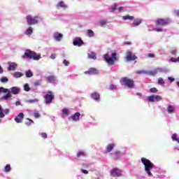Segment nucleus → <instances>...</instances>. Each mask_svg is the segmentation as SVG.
Returning a JSON list of instances; mask_svg holds the SVG:
<instances>
[{"mask_svg":"<svg viewBox=\"0 0 179 179\" xmlns=\"http://www.w3.org/2000/svg\"><path fill=\"white\" fill-rule=\"evenodd\" d=\"M22 58L24 59H34V61H38V59H41V55L27 49L22 55Z\"/></svg>","mask_w":179,"mask_h":179,"instance_id":"nucleus-1","label":"nucleus"},{"mask_svg":"<svg viewBox=\"0 0 179 179\" xmlns=\"http://www.w3.org/2000/svg\"><path fill=\"white\" fill-rule=\"evenodd\" d=\"M141 163H143V164L144 165L145 173H147L149 177H152L153 174L150 171L155 169V164H153V163H152L150 160L145 157L141 158Z\"/></svg>","mask_w":179,"mask_h":179,"instance_id":"nucleus-2","label":"nucleus"},{"mask_svg":"<svg viewBox=\"0 0 179 179\" xmlns=\"http://www.w3.org/2000/svg\"><path fill=\"white\" fill-rule=\"evenodd\" d=\"M120 85L122 86H126L127 87H129V89H132L135 86V82L133 79H130L128 77H123L120 80Z\"/></svg>","mask_w":179,"mask_h":179,"instance_id":"nucleus-3","label":"nucleus"},{"mask_svg":"<svg viewBox=\"0 0 179 179\" xmlns=\"http://www.w3.org/2000/svg\"><path fill=\"white\" fill-rule=\"evenodd\" d=\"M104 57V60L106 62H107L108 65H115V61H118V59L117 58V53L113 52L111 55V57H110V55L108 54H105L103 55Z\"/></svg>","mask_w":179,"mask_h":179,"instance_id":"nucleus-4","label":"nucleus"},{"mask_svg":"<svg viewBox=\"0 0 179 179\" xmlns=\"http://www.w3.org/2000/svg\"><path fill=\"white\" fill-rule=\"evenodd\" d=\"M26 20L29 26H33V24H37L40 20H43V18L38 15H36L35 17L27 15Z\"/></svg>","mask_w":179,"mask_h":179,"instance_id":"nucleus-5","label":"nucleus"},{"mask_svg":"<svg viewBox=\"0 0 179 179\" xmlns=\"http://www.w3.org/2000/svg\"><path fill=\"white\" fill-rule=\"evenodd\" d=\"M55 97V95H54V93H52V92L48 91L47 94L44 95L43 96L45 104H51Z\"/></svg>","mask_w":179,"mask_h":179,"instance_id":"nucleus-6","label":"nucleus"},{"mask_svg":"<svg viewBox=\"0 0 179 179\" xmlns=\"http://www.w3.org/2000/svg\"><path fill=\"white\" fill-rule=\"evenodd\" d=\"M169 23H171V20H170V18H158L155 21V24L157 26H167Z\"/></svg>","mask_w":179,"mask_h":179,"instance_id":"nucleus-7","label":"nucleus"},{"mask_svg":"<svg viewBox=\"0 0 179 179\" xmlns=\"http://www.w3.org/2000/svg\"><path fill=\"white\" fill-rule=\"evenodd\" d=\"M135 59H138V57L136 55L132 54V52L127 51L126 53V61L127 62H131V61H135Z\"/></svg>","mask_w":179,"mask_h":179,"instance_id":"nucleus-8","label":"nucleus"},{"mask_svg":"<svg viewBox=\"0 0 179 179\" xmlns=\"http://www.w3.org/2000/svg\"><path fill=\"white\" fill-rule=\"evenodd\" d=\"M162 72H163V69L157 67L154 70L147 71V75H148V76H155V75H157V73H160Z\"/></svg>","mask_w":179,"mask_h":179,"instance_id":"nucleus-9","label":"nucleus"},{"mask_svg":"<svg viewBox=\"0 0 179 179\" xmlns=\"http://www.w3.org/2000/svg\"><path fill=\"white\" fill-rule=\"evenodd\" d=\"M85 75H99V71L96 68H90L88 71L84 72Z\"/></svg>","mask_w":179,"mask_h":179,"instance_id":"nucleus-10","label":"nucleus"},{"mask_svg":"<svg viewBox=\"0 0 179 179\" xmlns=\"http://www.w3.org/2000/svg\"><path fill=\"white\" fill-rule=\"evenodd\" d=\"M110 174L115 177H121V176H122V173L121 172V170L117 168H113L110 171Z\"/></svg>","mask_w":179,"mask_h":179,"instance_id":"nucleus-11","label":"nucleus"},{"mask_svg":"<svg viewBox=\"0 0 179 179\" xmlns=\"http://www.w3.org/2000/svg\"><path fill=\"white\" fill-rule=\"evenodd\" d=\"M73 44L76 47H82V45H83L85 43L83 42L82 38H77L73 40Z\"/></svg>","mask_w":179,"mask_h":179,"instance_id":"nucleus-12","label":"nucleus"},{"mask_svg":"<svg viewBox=\"0 0 179 179\" xmlns=\"http://www.w3.org/2000/svg\"><path fill=\"white\" fill-rule=\"evenodd\" d=\"M23 118H24V114L23 113H20L17 116L15 117V121L17 124H21L23 121Z\"/></svg>","mask_w":179,"mask_h":179,"instance_id":"nucleus-13","label":"nucleus"},{"mask_svg":"<svg viewBox=\"0 0 179 179\" xmlns=\"http://www.w3.org/2000/svg\"><path fill=\"white\" fill-rule=\"evenodd\" d=\"M80 118V113L77 112L73 116H70L69 120H73V121H79Z\"/></svg>","mask_w":179,"mask_h":179,"instance_id":"nucleus-14","label":"nucleus"},{"mask_svg":"<svg viewBox=\"0 0 179 179\" xmlns=\"http://www.w3.org/2000/svg\"><path fill=\"white\" fill-rule=\"evenodd\" d=\"M10 92L13 94H19V93L20 92V88L17 87H13L10 89Z\"/></svg>","mask_w":179,"mask_h":179,"instance_id":"nucleus-15","label":"nucleus"},{"mask_svg":"<svg viewBox=\"0 0 179 179\" xmlns=\"http://www.w3.org/2000/svg\"><path fill=\"white\" fill-rule=\"evenodd\" d=\"M53 37L56 41H61L62 39L63 35L62 34H59V32H55L53 35Z\"/></svg>","mask_w":179,"mask_h":179,"instance_id":"nucleus-16","label":"nucleus"},{"mask_svg":"<svg viewBox=\"0 0 179 179\" xmlns=\"http://www.w3.org/2000/svg\"><path fill=\"white\" fill-rule=\"evenodd\" d=\"M61 8H62L63 9H66V8H67L66 3L64 1H59L57 4V9H61Z\"/></svg>","mask_w":179,"mask_h":179,"instance_id":"nucleus-17","label":"nucleus"},{"mask_svg":"<svg viewBox=\"0 0 179 179\" xmlns=\"http://www.w3.org/2000/svg\"><path fill=\"white\" fill-rule=\"evenodd\" d=\"M114 148H115V144H114V143L108 144L106 146V152L108 153H110V152H112V150H113V149H114Z\"/></svg>","mask_w":179,"mask_h":179,"instance_id":"nucleus-18","label":"nucleus"},{"mask_svg":"<svg viewBox=\"0 0 179 179\" xmlns=\"http://www.w3.org/2000/svg\"><path fill=\"white\" fill-rule=\"evenodd\" d=\"M90 96L94 100H99L100 99V94L98 92H92Z\"/></svg>","mask_w":179,"mask_h":179,"instance_id":"nucleus-19","label":"nucleus"},{"mask_svg":"<svg viewBox=\"0 0 179 179\" xmlns=\"http://www.w3.org/2000/svg\"><path fill=\"white\" fill-rule=\"evenodd\" d=\"M17 66V64H16V63L15 62L10 63L8 68V71H15Z\"/></svg>","mask_w":179,"mask_h":179,"instance_id":"nucleus-20","label":"nucleus"},{"mask_svg":"<svg viewBox=\"0 0 179 179\" xmlns=\"http://www.w3.org/2000/svg\"><path fill=\"white\" fill-rule=\"evenodd\" d=\"M7 94L3 96V100H9L12 97V94H10V91L8 89Z\"/></svg>","mask_w":179,"mask_h":179,"instance_id":"nucleus-21","label":"nucleus"},{"mask_svg":"<svg viewBox=\"0 0 179 179\" xmlns=\"http://www.w3.org/2000/svg\"><path fill=\"white\" fill-rule=\"evenodd\" d=\"M87 58H90L91 59H96L97 57H96V53L94 52H91L90 53L87 54Z\"/></svg>","mask_w":179,"mask_h":179,"instance_id":"nucleus-22","label":"nucleus"},{"mask_svg":"<svg viewBox=\"0 0 179 179\" xmlns=\"http://www.w3.org/2000/svg\"><path fill=\"white\" fill-rule=\"evenodd\" d=\"M33 33V28L31 27H29L25 31L26 36H31Z\"/></svg>","mask_w":179,"mask_h":179,"instance_id":"nucleus-23","label":"nucleus"},{"mask_svg":"<svg viewBox=\"0 0 179 179\" xmlns=\"http://www.w3.org/2000/svg\"><path fill=\"white\" fill-rule=\"evenodd\" d=\"M99 24L101 26V27H103L107 24V20H100L99 21Z\"/></svg>","mask_w":179,"mask_h":179,"instance_id":"nucleus-24","label":"nucleus"},{"mask_svg":"<svg viewBox=\"0 0 179 179\" xmlns=\"http://www.w3.org/2000/svg\"><path fill=\"white\" fill-rule=\"evenodd\" d=\"M123 20H134V16H131L129 15H124L122 17Z\"/></svg>","mask_w":179,"mask_h":179,"instance_id":"nucleus-25","label":"nucleus"},{"mask_svg":"<svg viewBox=\"0 0 179 179\" xmlns=\"http://www.w3.org/2000/svg\"><path fill=\"white\" fill-rule=\"evenodd\" d=\"M141 23H142V20H141V19H136L133 22L134 26H139V24H141Z\"/></svg>","mask_w":179,"mask_h":179,"instance_id":"nucleus-26","label":"nucleus"},{"mask_svg":"<svg viewBox=\"0 0 179 179\" xmlns=\"http://www.w3.org/2000/svg\"><path fill=\"white\" fill-rule=\"evenodd\" d=\"M22 76H23V73L20 72H15V73L13 76V78H15V79H17L19 78H22Z\"/></svg>","mask_w":179,"mask_h":179,"instance_id":"nucleus-27","label":"nucleus"},{"mask_svg":"<svg viewBox=\"0 0 179 179\" xmlns=\"http://www.w3.org/2000/svg\"><path fill=\"white\" fill-rule=\"evenodd\" d=\"M26 78H31L33 76V73L30 70L25 71Z\"/></svg>","mask_w":179,"mask_h":179,"instance_id":"nucleus-28","label":"nucleus"},{"mask_svg":"<svg viewBox=\"0 0 179 179\" xmlns=\"http://www.w3.org/2000/svg\"><path fill=\"white\" fill-rule=\"evenodd\" d=\"M47 80H48V82H50V83H54L55 82L56 79H55V77L52 76H50L47 77Z\"/></svg>","mask_w":179,"mask_h":179,"instance_id":"nucleus-29","label":"nucleus"},{"mask_svg":"<svg viewBox=\"0 0 179 179\" xmlns=\"http://www.w3.org/2000/svg\"><path fill=\"white\" fill-rule=\"evenodd\" d=\"M168 113H169V114H173V113H174V107H173V106H171V105L169 106Z\"/></svg>","mask_w":179,"mask_h":179,"instance_id":"nucleus-30","label":"nucleus"},{"mask_svg":"<svg viewBox=\"0 0 179 179\" xmlns=\"http://www.w3.org/2000/svg\"><path fill=\"white\" fill-rule=\"evenodd\" d=\"M38 101V99H29L27 101V103H29V104H34V103H37Z\"/></svg>","mask_w":179,"mask_h":179,"instance_id":"nucleus-31","label":"nucleus"},{"mask_svg":"<svg viewBox=\"0 0 179 179\" xmlns=\"http://www.w3.org/2000/svg\"><path fill=\"white\" fill-rule=\"evenodd\" d=\"M10 171V164H6L4 168V173H9Z\"/></svg>","mask_w":179,"mask_h":179,"instance_id":"nucleus-32","label":"nucleus"},{"mask_svg":"<svg viewBox=\"0 0 179 179\" xmlns=\"http://www.w3.org/2000/svg\"><path fill=\"white\" fill-rule=\"evenodd\" d=\"M171 138L173 141H175V142H178V136L177 134H173Z\"/></svg>","mask_w":179,"mask_h":179,"instance_id":"nucleus-33","label":"nucleus"},{"mask_svg":"<svg viewBox=\"0 0 179 179\" xmlns=\"http://www.w3.org/2000/svg\"><path fill=\"white\" fill-rule=\"evenodd\" d=\"M87 34H88L89 37H93L94 36V32L92 29H88Z\"/></svg>","mask_w":179,"mask_h":179,"instance_id":"nucleus-34","label":"nucleus"},{"mask_svg":"<svg viewBox=\"0 0 179 179\" xmlns=\"http://www.w3.org/2000/svg\"><path fill=\"white\" fill-rule=\"evenodd\" d=\"M5 114H3V110L2 109V106L0 105V118H4Z\"/></svg>","mask_w":179,"mask_h":179,"instance_id":"nucleus-35","label":"nucleus"},{"mask_svg":"<svg viewBox=\"0 0 179 179\" xmlns=\"http://www.w3.org/2000/svg\"><path fill=\"white\" fill-rule=\"evenodd\" d=\"M69 114V110L67 108H63L62 115H68Z\"/></svg>","mask_w":179,"mask_h":179,"instance_id":"nucleus-36","label":"nucleus"},{"mask_svg":"<svg viewBox=\"0 0 179 179\" xmlns=\"http://www.w3.org/2000/svg\"><path fill=\"white\" fill-rule=\"evenodd\" d=\"M24 92H30V87L29 86V84H25L24 85Z\"/></svg>","mask_w":179,"mask_h":179,"instance_id":"nucleus-37","label":"nucleus"},{"mask_svg":"<svg viewBox=\"0 0 179 179\" xmlns=\"http://www.w3.org/2000/svg\"><path fill=\"white\" fill-rule=\"evenodd\" d=\"M148 100L150 103H153L155 101V96H148Z\"/></svg>","mask_w":179,"mask_h":179,"instance_id":"nucleus-38","label":"nucleus"},{"mask_svg":"<svg viewBox=\"0 0 179 179\" xmlns=\"http://www.w3.org/2000/svg\"><path fill=\"white\" fill-rule=\"evenodd\" d=\"M147 72L148 71H146L145 70H141V71H136V73H137L138 75H141L142 73H144L145 75H147Z\"/></svg>","mask_w":179,"mask_h":179,"instance_id":"nucleus-39","label":"nucleus"},{"mask_svg":"<svg viewBox=\"0 0 179 179\" xmlns=\"http://www.w3.org/2000/svg\"><path fill=\"white\" fill-rule=\"evenodd\" d=\"M0 93H8V89L4 88L3 87H1Z\"/></svg>","mask_w":179,"mask_h":179,"instance_id":"nucleus-40","label":"nucleus"},{"mask_svg":"<svg viewBox=\"0 0 179 179\" xmlns=\"http://www.w3.org/2000/svg\"><path fill=\"white\" fill-rule=\"evenodd\" d=\"M84 155H85V152L83 151H80L77 153L76 157H77V159H79L80 156H84Z\"/></svg>","mask_w":179,"mask_h":179,"instance_id":"nucleus-41","label":"nucleus"},{"mask_svg":"<svg viewBox=\"0 0 179 179\" xmlns=\"http://www.w3.org/2000/svg\"><path fill=\"white\" fill-rule=\"evenodd\" d=\"M154 99L156 101H161L162 96H160L159 95H156V96H154Z\"/></svg>","mask_w":179,"mask_h":179,"instance_id":"nucleus-42","label":"nucleus"},{"mask_svg":"<svg viewBox=\"0 0 179 179\" xmlns=\"http://www.w3.org/2000/svg\"><path fill=\"white\" fill-rule=\"evenodd\" d=\"M8 78H6V77L1 78V83H6V82H8Z\"/></svg>","mask_w":179,"mask_h":179,"instance_id":"nucleus-43","label":"nucleus"},{"mask_svg":"<svg viewBox=\"0 0 179 179\" xmlns=\"http://www.w3.org/2000/svg\"><path fill=\"white\" fill-rule=\"evenodd\" d=\"M63 64H64V66H69L70 63L66 59H64V60H63Z\"/></svg>","mask_w":179,"mask_h":179,"instance_id":"nucleus-44","label":"nucleus"},{"mask_svg":"<svg viewBox=\"0 0 179 179\" xmlns=\"http://www.w3.org/2000/svg\"><path fill=\"white\" fill-rule=\"evenodd\" d=\"M158 83L159 85H164V80H163V78H159Z\"/></svg>","mask_w":179,"mask_h":179,"instance_id":"nucleus-45","label":"nucleus"},{"mask_svg":"<svg viewBox=\"0 0 179 179\" xmlns=\"http://www.w3.org/2000/svg\"><path fill=\"white\" fill-rule=\"evenodd\" d=\"M151 93H157V89L156 87L151 88L150 90Z\"/></svg>","mask_w":179,"mask_h":179,"instance_id":"nucleus-46","label":"nucleus"},{"mask_svg":"<svg viewBox=\"0 0 179 179\" xmlns=\"http://www.w3.org/2000/svg\"><path fill=\"white\" fill-rule=\"evenodd\" d=\"M27 121H29V123H27V125H31V124H34V121H33V120H31L29 118L27 119Z\"/></svg>","mask_w":179,"mask_h":179,"instance_id":"nucleus-47","label":"nucleus"},{"mask_svg":"<svg viewBox=\"0 0 179 179\" xmlns=\"http://www.w3.org/2000/svg\"><path fill=\"white\" fill-rule=\"evenodd\" d=\"M109 87H110V90H115V89H117V86H115L114 85H110Z\"/></svg>","mask_w":179,"mask_h":179,"instance_id":"nucleus-48","label":"nucleus"},{"mask_svg":"<svg viewBox=\"0 0 179 179\" xmlns=\"http://www.w3.org/2000/svg\"><path fill=\"white\" fill-rule=\"evenodd\" d=\"M40 85H41V82L40 80H38L34 83L35 86H40Z\"/></svg>","mask_w":179,"mask_h":179,"instance_id":"nucleus-49","label":"nucleus"},{"mask_svg":"<svg viewBox=\"0 0 179 179\" xmlns=\"http://www.w3.org/2000/svg\"><path fill=\"white\" fill-rule=\"evenodd\" d=\"M171 62H178V59L176 57H171Z\"/></svg>","mask_w":179,"mask_h":179,"instance_id":"nucleus-50","label":"nucleus"},{"mask_svg":"<svg viewBox=\"0 0 179 179\" xmlns=\"http://www.w3.org/2000/svg\"><path fill=\"white\" fill-rule=\"evenodd\" d=\"M50 58H51V59H55V58H57V55L56 54H52L50 55Z\"/></svg>","mask_w":179,"mask_h":179,"instance_id":"nucleus-51","label":"nucleus"},{"mask_svg":"<svg viewBox=\"0 0 179 179\" xmlns=\"http://www.w3.org/2000/svg\"><path fill=\"white\" fill-rule=\"evenodd\" d=\"M148 57L149 58H155V54H153V53H149V54L148 55Z\"/></svg>","mask_w":179,"mask_h":179,"instance_id":"nucleus-52","label":"nucleus"},{"mask_svg":"<svg viewBox=\"0 0 179 179\" xmlns=\"http://www.w3.org/2000/svg\"><path fill=\"white\" fill-rule=\"evenodd\" d=\"M41 136H42V138H43L44 139H47V134H46V133H42L41 134Z\"/></svg>","mask_w":179,"mask_h":179,"instance_id":"nucleus-53","label":"nucleus"},{"mask_svg":"<svg viewBox=\"0 0 179 179\" xmlns=\"http://www.w3.org/2000/svg\"><path fill=\"white\" fill-rule=\"evenodd\" d=\"M34 115L35 118H40V113H35L34 114Z\"/></svg>","mask_w":179,"mask_h":179,"instance_id":"nucleus-54","label":"nucleus"},{"mask_svg":"<svg viewBox=\"0 0 179 179\" xmlns=\"http://www.w3.org/2000/svg\"><path fill=\"white\" fill-rule=\"evenodd\" d=\"M168 80H170L171 83H173V82H174L175 79L171 77H169Z\"/></svg>","mask_w":179,"mask_h":179,"instance_id":"nucleus-55","label":"nucleus"},{"mask_svg":"<svg viewBox=\"0 0 179 179\" xmlns=\"http://www.w3.org/2000/svg\"><path fill=\"white\" fill-rule=\"evenodd\" d=\"M113 8H112V10H113V12H114V10H117V4H113Z\"/></svg>","mask_w":179,"mask_h":179,"instance_id":"nucleus-56","label":"nucleus"},{"mask_svg":"<svg viewBox=\"0 0 179 179\" xmlns=\"http://www.w3.org/2000/svg\"><path fill=\"white\" fill-rule=\"evenodd\" d=\"M82 173H83L84 174H89V171H87L85 169H82Z\"/></svg>","mask_w":179,"mask_h":179,"instance_id":"nucleus-57","label":"nucleus"},{"mask_svg":"<svg viewBox=\"0 0 179 179\" xmlns=\"http://www.w3.org/2000/svg\"><path fill=\"white\" fill-rule=\"evenodd\" d=\"M155 30L158 32L159 31H163V29H160V28H156Z\"/></svg>","mask_w":179,"mask_h":179,"instance_id":"nucleus-58","label":"nucleus"},{"mask_svg":"<svg viewBox=\"0 0 179 179\" xmlns=\"http://www.w3.org/2000/svg\"><path fill=\"white\" fill-rule=\"evenodd\" d=\"M171 54H172V55H176V54H177V51H176V50H172V51H171Z\"/></svg>","mask_w":179,"mask_h":179,"instance_id":"nucleus-59","label":"nucleus"},{"mask_svg":"<svg viewBox=\"0 0 179 179\" xmlns=\"http://www.w3.org/2000/svg\"><path fill=\"white\" fill-rule=\"evenodd\" d=\"M176 16H177L178 17H179V10L176 11Z\"/></svg>","mask_w":179,"mask_h":179,"instance_id":"nucleus-60","label":"nucleus"},{"mask_svg":"<svg viewBox=\"0 0 179 179\" xmlns=\"http://www.w3.org/2000/svg\"><path fill=\"white\" fill-rule=\"evenodd\" d=\"M4 113L5 114H9V109H5Z\"/></svg>","mask_w":179,"mask_h":179,"instance_id":"nucleus-61","label":"nucleus"},{"mask_svg":"<svg viewBox=\"0 0 179 179\" xmlns=\"http://www.w3.org/2000/svg\"><path fill=\"white\" fill-rule=\"evenodd\" d=\"M20 104H21V103H20V101H17L15 102V106H20Z\"/></svg>","mask_w":179,"mask_h":179,"instance_id":"nucleus-62","label":"nucleus"},{"mask_svg":"<svg viewBox=\"0 0 179 179\" xmlns=\"http://www.w3.org/2000/svg\"><path fill=\"white\" fill-rule=\"evenodd\" d=\"M136 94H137V96L142 97V94L141 92H137Z\"/></svg>","mask_w":179,"mask_h":179,"instance_id":"nucleus-63","label":"nucleus"},{"mask_svg":"<svg viewBox=\"0 0 179 179\" xmlns=\"http://www.w3.org/2000/svg\"><path fill=\"white\" fill-rule=\"evenodd\" d=\"M117 10H119V12H121V10H122V7L121 6V7H119L118 8H117Z\"/></svg>","mask_w":179,"mask_h":179,"instance_id":"nucleus-64","label":"nucleus"}]
</instances>
